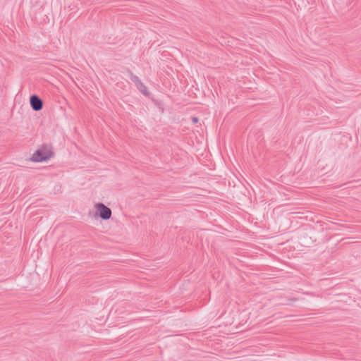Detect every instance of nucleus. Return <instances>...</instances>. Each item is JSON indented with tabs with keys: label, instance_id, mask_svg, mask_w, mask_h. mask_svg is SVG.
Returning <instances> with one entry per match:
<instances>
[{
	"label": "nucleus",
	"instance_id": "nucleus-1",
	"mask_svg": "<svg viewBox=\"0 0 361 361\" xmlns=\"http://www.w3.org/2000/svg\"><path fill=\"white\" fill-rule=\"evenodd\" d=\"M52 152L51 150L46 148H41L37 149L32 156L31 160L33 162H41L47 161L52 157Z\"/></svg>",
	"mask_w": 361,
	"mask_h": 361
},
{
	"label": "nucleus",
	"instance_id": "nucleus-2",
	"mask_svg": "<svg viewBox=\"0 0 361 361\" xmlns=\"http://www.w3.org/2000/svg\"><path fill=\"white\" fill-rule=\"evenodd\" d=\"M128 76L130 80L135 84L137 90L142 92L144 95H149V92L147 90V87L144 85V83L140 80V78L134 75L130 71H128Z\"/></svg>",
	"mask_w": 361,
	"mask_h": 361
},
{
	"label": "nucleus",
	"instance_id": "nucleus-3",
	"mask_svg": "<svg viewBox=\"0 0 361 361\" xmlns=\"http://www.w3.org/2000/svg\"><path fill=\"white\" fill-rule=\"evenodd\" d=\"M99 212V217L103 220H108L111 218L112 212L110 208L102 203H98L95 205Z\"/></svg>",
	"mask_w": 361,
	"mask_h": 361
},
{
	"label": "nucleus",
	"instance_id": "nucleus-4",
	"mask_svg": "<svg viewBox=\"0 0 361 361\" xmlns=\"http://www.w3.org/2000/svg\"><path fill=\"white\" fill-rule=\"evenodd\" d=\"M30 103L34 111H40L43 108L42 100L36 94H33L30 97Z\"/></svg>",
	"mask_w": 361,
	"mask_h": 361
},
{
	"label": "nucleus",
	"instance_id": "nucleus-5",
	"mask_svg": "<svg viewBox=\"0 0 361 361\" xmlns=\"http://www.w3.org/2000/svg\"><path fill=\"white\" fill-rule=\"evenodd\" d=\"M192 123H195L198 121V118L197 117H193L192 118Z\"/></svg>",
	"mask_w": 361,
	"mask_h": 361
}]
</instances>
